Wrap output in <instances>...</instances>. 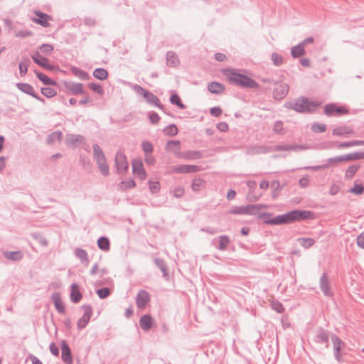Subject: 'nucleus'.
I'll use <instances>...</instances> for the list:
<instances>
[{"label": "nucleus", "mask_w": 364, "mask_h": 364, "mask_svg": "<svg viewBox=\"0 0 364 364\" xmlns=\"http://www.w3.org/2000/svg\"><path fill=\"white\" fill-rule=\"evenodd\" d=\"M228 82L232 85L246 88H258L259 84L248 76L237 73L235 69L226 68L223 70Z\"/></svg>", "instance_id": "nucleus-1"}, {"label": "nucleus", "mask_w": 364, "mask_h": 364, "mask_svg": "<svg viewBox=\"0 0 364 364\" xmlns=\"http://www.w3.org/2000/svg\"><path fill=\"white\" fill-rule=\"evenodd\" d=\"M320 105L318 102L310 101L307 97L301 96L294 102H286L284 107L299 113H312Z\"/></svg>", "instance_id": "nucleus-2"}, {"label": "nucleus", "mask_w": 364, "mask_h": 364, "mask_svg": "<svg viewBox=\"0 0 364 364\" xmlns=\"http://www.w3.org/2000/svg\"><path fill=\"white\" fill-rule=\"evenodd\" d=\"M272 214L269 213L264 212L259 213L258 215L259 219H264V223L267 225H280L285 224L293 223V218L291 210L284 214L277 215L273 218H270Z\"/></svg>", "instance_id": "nucleus-3"}, {"label": "nucleus", "mask_w": 364, "mask_h": 364, "mask_svg": "<svg viewBox=\"0 0 364 364\" xmlns=\"http://www.w3.org/2000/svg\"><path fill=\"white\" fill-rule=\"evenodd\" d=\"M267 206L264 204H250L242 206H235L229 213L233 215H255L260 209L266 208Z\"/></svg>", "instance_id": "nucleus-4"}, {"label": "nucleus", "mask_w": 364, "mask_h": 364, "mask_svg": "<svg viewBox=\"0 0 364 364\" xmlns=\"http://www.w3.org/2000/svg\"><path fill=\"white\" fill-rule=\"evenodd\" d=\"M114 164L117 173L119 175L126 174L129 167V164L127 156L124 153L118 151L116 154Z\"/></svg>", "instance_id": "nucleus-5"}, {"label": "nucleus", "mask_w": 364, "mask_h": 364, "mask_svg": "<svg viewBox=\"0 0 364 364\" xmlns=\"http://www.w3.org/2000/svg\"><path fill=\"white\" fill-rule=\"evenodd\" d=\"M331 338L334 358L338 363H341L343 361L341 348L345 346V343L336 334H332Z\"/></svg>", "instance_id": "nucleus-6"}, {"label": "nucleus", "mask_w": 364, "mask_h": 364, "mask_svg": "<svg viewBox=\"0 0 364 364\" xmlns=\"http://www.w3.org/2000/svg\"><path fill=\"white\" fill-rule=\"evenodd\" d=\"M348 109L344 107H338L334 103L326 105L324 107V113L328 117L339 116L348 114Z\"/></svg>", "instance_id": "nucleus-7"}, {"label": "nucleus", "mask_w": 364, "mask_h": 364, "mask_svg": "<svg viewBox=\"0 0 364 364\" xmlns=\"http://www.w3.org/2000/svg\"><path fill=\"white\" fill-rule=\"evenodd\" d=\"M82 308L84 310V314L77 322V328L79 330L86 327L92 315V308L90 304H84Z\"/></svg>", "instance_id": "nucleus-8"}, {"label": "nucleus", "mask_w": 364, "mask_h": 364, "mask_svg": "<svg viewBox=\"0 0 364 364\" xmlns=\"http://www.w3.org/2000/svg\"><path fill=\"white\" fill-rule=\"evenodd\" d=\"M293 222L302 221L306 220H313L315 218V213L307 210H292Z\"/></svg>", "instance_id": "nucleus-9"}, {"label": "nucleus", "mask_w": 364, "mask_h": 364, "mask_svg": "<svg viewBox=\"0 0 364 364\" xmlns=\"http://www.w3.org/2000/svg\"><path fill=\"white\" fill-rule=\"evenodd\" d=\"M31 58L35 63L38 65L41 66L42 68L48 70H56V66L51 65L49 63V60L41 55L39 52H36L33 55H31Z\"/></svg>", "instance_id": "nucleus-10"}, {"label": "nucleus", "mask_w": 364, "mask_h": 364, "mask_svg": "<svg viewBox=\"0 0 364 364\" xmlns=\"http://www.w3.org/2000/svg\"><path fill=\"white\" fill-rule=\"evenodd\" d=\"M34 14L36 16V18H32L34 23L44 28L50 26L49 21L52 19L51 16L38 10L34 11Z\"/></svg>", "instance_id": "nucleus-11"}, {"label": "nucleus", "mask_w": 364, "mask_h": 364, "mask_svg": "<svg viewBox=\"0 0 364 364\" xmlns=\"http://www.w3.org/2000/svg\"><path fill=\"white\" fill-rule=\"evenodd\" d=\"M60 348H61L62 360L65 364H73V360L71 350L65 340L61 341Z\"/></svg>", "instance_id": "nucleus-12"}, {"label": "nucleus", "mask_w": 364, "mask_h": 364, "mask_svg": "<svg viewBox=\"0 0 364 364\" xmlns=\"http://www.w3.org/2000/svg\"><path fill=\"white\" fill-rule=\"evenodd\" d=\"M277 87L274 89L272 95L274 100H280L284 99L289 92V85L285 82L277 83Z\"/></svg>", "instance_id": "nucleus-13"}, {"label": "nucleus", "mask_w": 364, "mask_h": 364, "mask_svg": "<svg viewBox=\"0 0 364 364\" xmlns=\"http://www.w3.org/2000/svg\"><path fill=\"white\" fill-rule=\"evenodd\" d=\"M150 301L149 294L144 289H141L136 296V304L139 309H144Z\"/></svg>", "instance_id": "nucleus-14"}, {"label": "nucleus", "mask_w": 364, "mask_h": 364, "mask_svg": "<svg viewBox=\"0 0 364 364\" xmlns=\"http://www.w3.org/2000/svg\"><path fill=\"white\" fill-rule=\"evenodd\" d=\"M172 170L177 173H196L200 168L196 165L183 164L173 166Z\"/></svg>", "instance_id": "nucleus-15"}, {"label": "nucleus", "mask_w": 364, "mask_h": 364, "mask_svg": "<svg viewBox=\"0 0 364 364\" xmlns=\"http://www.w3.org/2000/svg\"><path fill=\"white\" fill-rule=\"evenodd\" d=\"M314 341L319 344H326V347L329 346V331L328 330H325L323 328H319V329L316 331Z\"/></svg>", "instance_id": "nucleus-16"}, {"label": "nucleus", "mask_w": 364, "mask_h": 364, "mask_svg": "<svg viewBox=\"0 0 364 364\" xmlns=\"http://www.w3.org/2000/svg\"><path fill=\"white\" fill-rule=\"evenodd\" d=\"M319 287L323 294L326 296H331L333 295L329 285V281L326 273H323L319 280Z\"/></svg>", "instance_id": "nucleus-17"}, {"label": "nucleus", "mask_w": 364, "mask_h": 364, "mask_svg": "<svg viewBox=\"0 0 364 364\" xmlns=\"http://www.w3.org/2000/svg\"><path fill=\"white\" fill-rule=\"evenodd\" d=\"M216 242H218V244L217 245H215V247L218 250L225 251V250H227V248L230 242V237L228 235H220L218 238H214L212 240L211 244L213 245H214Z\"/></svg>", "instance_id": "nucleus-18"}, {"label": "nucleus", "mask_w": 364, "mask_h": 364, "mask_svg": "<svg viewBox=\"0 0 364 364\" xmlns=\"http://www.w3.org/2000/svg\"><path fill=\"white\" fill-rule=\"evenodd\" d=\"M154 322V318L150 314H144L140 318L139 323L143 331H149L152 328Z\"/></svg>", "instance_id": "nucleus-19"}, {"label": "nucleus", "mask_w": 364, "mask_h": 364, "mask_svg": "<svg viewBox=\"0 0 364 364\" xmlns=\"http://www.w3.org/2000/svg\"><path fill=\"white\" fill-rule=\"evenodd\" d=\"M132 171L136 173L141 180L146 178V173L143 167L142 161L140 160L134 159L132 161Z\"/></svg>", "instance_id": "nucleus-20"}, {"label": "nucleus", "mask_w": 364, "mask_h": 364, "mask_svg": "<svg viewBox=\"0 0 364 364\" xmlns=\"http://www.w3.org/2000/svg\"><path fill=\"white\" fill-rule=\"evenodd\" d=\"M85 141V136L81 134H68L65 138L66 144L72 146H76L77 143L82 144Z\"/></svg>", "instance_id": "nucleus-21"}, {"label": "nucleus", "mask_w": 364, "mask_h": 364, "mask_svg": "<svg viewBox=\"0 0 364 364\" xmlns=\"http://www.w3.org/2000/svg\"><path fill=\"white\" fill-rule=\"evenodd\" d=\"M65 87L70 90L73 95L82 94L84 95L85 90L84 85L80 82H65Z\"/></svg>", "instance_id": "nucleus-22"}, {"label": "nucleus", "mask_w": 364, "mask_h": 364, "mask_svg": "<svg viewBox=\"0 0 364 364\" xmlns=\"http://www.w3.org/2000/svg\"><path fill=\"white\" fill-rule=\"evenodd\" d=\"M51 299L54 303L56 310L60 314H65V309L64 306L63 301L61 299V295L59 292H55L52 294Z\"/></svg>", "instance_id": "nucleus-23"}, {"label": "nucleus", "mask_w": 364, "mask_h": 364, "mask_svg": "<svg viewBox=\"0 0 364 364\" xmlns=\"http://www.w3.org/2000/svg\"><path fill=\"white\" fill-rule=\"evenodd\" d=\"M166 148L177 157H182L181 153L180 141L178 140L168 141Z\"/></svg>", "instance_id": "nucleus-24"}, {"label": "nucleus", "mask_w": 364, "mask_h": 364, "mask_svg": "<svg viewBox=\"0 0 364 364\" xmlns=\"http://www.w3.org/2000/svg\"><path fill=\"white\" fill-rule=\"evenodd\" d=\"M144 98L146 99L147 103L151 105H154L164 110V106L161 103L159 97L152 92L148 91V92L144 96Z\"/></svg>", "instance_id": "nucleus-25"}, {"label": "nucleus", "mask_w": 364, "mask_h": 364, "mask_svg": "<svg viewBox=\"0 0 364 364\" xmlns=\"http://www.w3.org/2000/svg\"><path fill=\"white\" fill-rule=\"evenodd\" d=\"M70 288H71V292H70V300L72 302L77 304L81 300V299L82 297V295L79 289V286L77 284L73 283L71 284Z\"/></svg>", "instance_id": "nucleus-26"}, {"label": "nucleus", "mask_w": 364, "mask_h": 364, "mask_svg": "<svg viewBox=\"0 0 364 364\" xmlns=\"http://www.w3.org/2000/svg\"><path fill=\"white\" fill-rule=\"evenodd\" d=\"M166 65L168 67L176 68L180 64L178 55L173 51H168L166 55Z\"/></svg>", "instance_id": "nucleus-27"}, {"label": "nucleus", "mask_w": 364, "mask_h": 364, "mask_svg": "<svg viewBox=\"0 0 364 364\" xmlns=\"http://www.w3.org/2000/svg\"><path fill=\"white\" fill-rule=\"evenodd\" d=\"M3 255L6 259L13 262L19 261L23 257V254L20 250L4 251Z\"/></svg>", "instance_id": "nucleus-28"}, {"label": "nucleus", "mask_w": 364, "mask_h": 364, "mask_svg": "<svg viewBox=\"0 0 364 364\" xmlns=\"http://www.w3.org/2000/svg\"><path fill=\"white\" fill-rule=\"evenodd\" d=\"M353 133V129L348 126H340L336 127L332 132V134L335 136L349 135Z\"/></svg>", "instance_id": "nucleus-29"}, {"label": "nucleus", "mask_w": 364, "mask_h": 364, "mask_svg": "<svg viewBox=\"0 0 364 364\" xmlns=\"http://www.w3.org/2000/svg\"><path fill=\"white\" fill-rule=\"evenodd\" d=\"M225 86L218 82L213 81L208 84V90L213 94H220L225 90Z\"/></svg>", "instance_id": "nucleus-30"}, {"label": "nucleus", "mask_w": 364, "mask_h": 364, "mask_svg": "<svg viewBox=\"0 0 364 364\" xmlns=\"http://www.w3.org/2000/svg\"><path fill=\"white\" fill-rule=\"evenodd\" d=\"M154 262L155 265L162 272L163 277L164 278H168V272L167 269V265L165 261L159 257H156L154 259Z\"/></svg>", "instance_id": "nucleus-31"}, {"label": "nucleus", "mask_w": 364, "mask_h": 364, "mask_svg": "<svg viewBox=\"0 0 364 364\" xmlns=\"http://www.w3.org/2000/svg\"><path fill=\"white\" fill-rule=\"evenodd\" d=\"M31 63L30 59L28 56H23L22 60L18 64L19 73L21 76H24L28 72V68Z\"/></svg>", "instance_id": "nucleus-32"}, {"label": "nucleus", "mask_w": 364, "mask_h": 364, "mask_svg": "<svg viewBox=\"0 0 364 364\" xmlns=\"http://www.w3.org/2000/svg\"><path fill=\"white\" fill-rule=\"evenodd\" d=\"M16 87L19 90L31 97L35 93L34 88L28 83L18 82L16 84Z\"/></svg>", "instance_id": "nucleus-33"}, {"label": "nucleus", "mask_w": 364, "mask_h": 364, "mask_svg": "<svg viewBox=\"0 0 364 364\" xmlns=\"http://www.w3.org/2000/svg\"><path fill=\"white\" fill-rule=\"evenodd\" d=\"M247 186L249 188L250 191L247 194V198L250 201H257L259 200L260 196H255L252 195V191L257 187V183L255 181H248L247 182Z\"/></svg>", "instance_id": "nucleus-34"}, {"label": "nucleus", "mask_w": 364, "mask_h": 364, "mask_svg": "<svg viewBox=\"0 0 364 364\" xmlns=\"http://www.w3.org/2000/svg\"><path fill=\"white\" fill-rule=\"evenodd\" d=\"M35 73L38 78L46 85H55L57 83L53 79L48 77L46 74L35 70Z\"/></svg>", "instance_id": "nucleus-35"}, {"label": "nucleus", "mask_w": 364, "mask_h": 364, "mask_svg": "<svg viewBox=\"0 0 364 364\" xmlns=\"http://www.w3.org/2000/svg\"><path fill=\"white\" fill-rule=\"evenodd\" d=\"M97 246L102 251H108L110 249V242L108 237L102 236L97 240Z\"/></svg>", "instance_id": "nucleus-36"}, {"label": "nucleus", "mask_w": 364, "mask_h": 364, "mask_svg": "<svg viewBox=\"0 0 364 364\" xmlns=\"http://www.w3.org/2000/svg\"><path fill=\"white\" fill-rule=\"evenodd\" d=\"M306 147L302 145H290V144H283V145H278L276 146V150L279 151H298V150H303L305 149Z\"/></svg>", "instance_id": "nucleus-37"}, {"label": "nucleus", "mask_w": 364, "mask_h": 364, "mask_svg": "<svg viewBox=\"0 0 364 364\" xmlns=\"http://www.w3.org/2000/svg\"><path fill=\"white\" fill-rule=\"evenodd\" d=\"M305 53L304 47L299 43L291 49V56L294 58H299Z\"/></svg>", "instance_id": "nucleus-38"}, {"label": "nucleus", "mask_w": 364, "mask_h": 364, "mask_svg": "<svg viewBox=\"0 0 364 364\" xmlns=\"http://www.w3.org/2000/svg\"><path fill=\"white\" fill-rule=\"evenodd\" d=\"M75 255L80 259L82 263H85L87 266L89 263L88 255L87 252L82 248H76L75 250Z\"/></svg>", "instance_id": "nucleus-39"}, {"label": "nucleus", "mask_w": 364, "mask_h": 364, "mask_svg": "<svg viewBox=\"0 0 364 364\" xmlns=\"http://www.w3.org/2000/svg\"><path fill=\"white\" fill-rule=\"evenodd\" d=\"M108 72L107 70L101 68H97L93 71V76L100 80H106L108 77Z\"/></svg>", "instance_id": "nucleus-40"}, {"label": "nucleus", "mask_w": 364, "mask_h": 364, "mask_svg": "<svg viewBox=\"0 0 364 364\" xmlns=\"http://www.w3.org/2000/svg\"><path fill=\"white\" fill-rule=\"evenodd\" d=\"M202 156V153L199 151H188L182 155V157L188 160H196L200 159Z\"/></svg>", "instance_id": "nucleus-41"}, {"label": "nucleus", "mask_w": 364, "mask_h": 364, "mask_svg": "<svg viewBox=\"0 0 364 364\" xmlns=\"http://www.w3.org/2000/svg\"><path fill=\"white\" fill-rule=\"evenodd\" d=\"M63 136V133L60 131H55L52 132L47 136L46 142L48 144H52L55 141H60Z\"/></svg>", "instance_id": "nucleus-42"}, {"label": "nucleus", "mask_w": 364, "mask_h": 364, "mask_svg": "<svg viewBox=\"0 0 364 364\" xmlns=\"http://www.w3.org/2000/svg\"><path fill=\"white\" fill-rule=\"evenodd\" d=\"M72 73L80 78L82 80H85L89 78V75L87 72L77 68V67H73L71 68Z\"/></svg>", "instance_id": "nucleus-43"}, {"label": "nucleus", "mask_w": 364, "mask_h": 364, "mask_svg": "<svg viewBox=\"0 0 364 364\" xmlns=\"http://www.w3.org/2000/svg\"><path fill=\"white\" fill-rule=\"evenodd\" d=\"M205 181L202 178H195L192 181L191 187L193 191L198 192L205 188Z\"/></svg>", "instance_id": "nucleus-44"}, {"label": "nucleus", "mask_w": 364, "mask_h": 364, "mask_svg": "<svg viewBox=\"0 0 364 364\" xmlns=\"http://www.w3.org/2000/svg\"><path fill=\"white\" fill-rule=\"evenodd\" d=\"M170 102L180 109H186V106L181 102L179 95L176 93L172 94L170 97Z\"/></svg>", "instance_id": "nucleus-45"}, {"label": "nucleus", "mask_w": 364, "mask_h": 364, "mask_svg": "<svg viewBox=\"0 0 364 364\" xmlns=\"http://www.w3.org/2000/svg\"><path fill=\"white\" fill-rule=\"evenodd\" d=\"M163 131L166 135L169 136H174L178 132V127L174 124H171L165 127Z\"/></svg>", "instance_id": "nucleus-46"}, {"label": "nucleus", "mask_w": 364, "mask_h": 364, "mask_svg": "<svg viewBox=\"0 0 364 364\" xmlns=\"http://www.w3.org/2000/svg\"><path fill=\"white\" fill-rule=\"evenodd\" d=\"M136 186L135 181L132 178H129L125 181H122L118 186L122 190V191H127L129 188H132Z\"/></svg>", "instance_id": "nucleus-47"}, {"label": "nucleus", "mask_w": 364, "mask_h": 364, "mask_svg": "<svg viewBox=\"0 0 364 364\" xmlns=\"http://www.w3.org/2000/svg\"><path fill=\"white\" fill-rule=\"evenodd\" d=\"M360 168L359 165H351L350 166L345 172V178L346 179H350L352 178L356 172L358 171V169Z\"/></svg>", "instance_id": "nucleus-48"}, {"label": "nucleus", "mask_w": 364, "mask_h": 364, "mask_svg": "<svg viewBox=\"0 0 364 364\" xmlns=\"http://www.w3.org/2000/svg\"><path fill=\"white\" fill-rule=\"evenodd\" d=\"M271 188L273 190L272 197L276 198L282 187L280 186V183L278 180H274L271 183Z\"/></svg>", "instance_id": "nucleus-49"}, {"label": "nucleus", "mask_w": 364, "mask_h": 364, "mask_svg": "<svg viewBox=\"0 0 364 364\" xmlns=\"http://www.w3.org/2000/svg\"><path fill=\"white\" fill-rule=\"evenodd\" d=\"M298 241L300 242L301 245L306 249L313 246L315 243V240L310 237H300L298 239Z\"/></svg>", "instance_id": "nucleus-50"}, {"label": "nucleus", "mask_w": 364, "mask_h": 364, "mask_svg": "<svg viewBox=\"0 0 364 364\" xmlns=\"http://www.w3.org/2000/svg\"><path fill=\"white\" fill-rule=\"evenodd\" d=\"M349 192L357 196L361 195L364 192V186L361 183L358 184L355 181L354 186L350 188Z\"/></svg>", "instance_id": "nucleus-51"}, {"label": "nucleus", "mask_w": 364, "mask_h": 364, "mask_svg": "<svg viewBox=\"0 0 364 364\" xmlns=\"http://www.w3.org/2000/svg\"><path fill=\"white\" fill-rule=\"evenodd\" d=\"M96 293L100 299H106L111 294V290L108 287H102L96 291Z\"/></svg>", "instance_id": "nucleus-52"}, {"label": "nucleus", "mask_w": 364, "mask_h": 364, "mask_svg": "<svg viewBox=\"0 0 364 364\" xmlns=\"http://www.w3.org/2000/svg\"><path fill=\"white\" fill-rule=\"evenodd\" d=\"M93 157L94 159L105 157L102 149L97 144H93Z\"/></svg>", "instance_id": "nucleus-53"}, {"label": "nucleus", "mask_w": 364, "mask_h": 364, "mask_svg": "<svg viewBox=\"0 0 364 364\" xmlns=\"http://www.w3.org/2000/svg\"><path fill=\"white\" fill-rule=\"evenodd\" d=\"M31 237L38 241L42 246H46L48 245V241L46 237L39 232L31 233Z\"/></svg>", "instance_id": "nucleus-54"}, {"label": "nucleus", "mask_w": 364, "mask_h": 364, "mask_svg": "<svg viewBox=\"0 0 364 364\" xmlns=\"http://www.w3.org/2000/svg\"><path fill=\"white\" fill-rule=\"evenodd\" d=\"M41 93L48 98L53 97L57 95V92L51 87H42L41 89Z\"/></svg>", "instance_id": "nucleus-55"}, {"label": "nucleus", "mask_w": 364, "mask_h": 364, "mask_svg": "<svg viewBox=\"0 0 364 364\" xmlns=\"http://www.w3.org/2000/svg\"><path fill=\"white\" fill-rule=\"evenodd\" d=\"M38 49L42 53L50 55L53 52L54 47L51 44L44 43L42 44Z\"/></svg>", "instance_id": "nucleus-56"}, {"label": "nucleus", "mask_w": 364, "mask_h": 364, "mask_svg": "<svg viewBox=\"0 0 364 364\" xmlns=\"http://www.w3.org/2000/svg\"><path fill=\"white\" fill-rule=\"evenodd\" d=\"M271 59L276 66H280L283 64V57L277 53H272Z\"/></svg>", "instance_id": "nucleus-57"}, {"label": "nucleus", "mask_w": 364, "mask_h": 364, "mask_svg": "<svg viewBox=\"0 0 364 364\" xmlns=\"http://www.w3.org/2000/svg\"><path fill=\"white\" fill-rule=\"evenodd\" d=\"M311 130L315 133H322L326 130V125L324 124L315 123L312 124Z\"/></svg>", "instance_id": "nucleus-58"}, {"label": "nucleus", "mask_w": 364, "mask_h": 364, "mask_svg": "<svg viewBox=\"0 0 364 364\" xmlns=\"http://www.w3.org/2000/svg\"><path fill=\"white\" fill-rule=\"evenodd\" d=\"M271 306L277 313H282L284 311V308L281 302L277 300H274L271 303Z\"/></svg>", "instance_id": "nucleus-59"}, {"label": "nucleus", "mask_w": 364, "mask_h": 364, "mask_svg": "<svg viewBox=\"0 0 364 364\" xmlns=\"http://www.w3.org/2000/svg\"><path fill=\"white\" fill-rule=\"evenodd\" d=\"M88 87L93 92H95L99 95L104 94V90H103L102 87L99 84L92 82V83L89 84Z\"/></svg>", "instance_id": "nucleus-60"}, {"label": "nucleus", "mask_w": 364, "mask_h": 364, "mask_svg": "<svg viewBox=\"0 0 364 364\" xmlns=\"http://www.w3.org/2000/svg\"><path fill=\"white\" fill-rule=\"evenodd\" d=\"M132 90L138 95H142L144 97L146 95V94L148 92V90H145L144 87H142L139 85H132Z\"/></svg>", "instance_id": "nucleus-61"}, {"label": "nucleus", "mask_w": 364, "mask_h": 364, "mask_svg": "<svg viewBox=\"0 0 364 364\" xmlns=\"http://www.w3.org/2000/svg\"><path fill=\"white\" fill-rule=\"evenodd\" d=\"M148 117L150 122L154 124H158L161 119L159 115L154 111L149 112L148 113Z\"/></svg>", "instance_id": "nucleus-62"}, {"label": "nucleus", "mask_w": 364, "mask_h": 364, "mask_svg": "<svg viewBox=\"0 0 364 364\" xmlns=\"http://www.w3.org/2000/svg\"><path fill=\"white\" fill-rule=\"evenodd\" d=\"M149 188L152 193H157L160 190V184L158 181H149Z\"/></svg>", "instance_id": "nucleus-63"}, {"label": "nucleus", "mask_w": 364, "mask_h": 364, "mask_svg": "<svg viewBox=\"0 0 364 364\" xmlns=\"http://www.w3.org/2000/svg\"><path fill=\"white\" fill-rule=\"evenodd\" d=\"M141 148L146 154H151L153 151V146L148 141H144L141 143Z\"/></svg>", "instance_id": "nucleus-64"}]
</instances>
